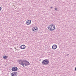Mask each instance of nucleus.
Here are the masks:
<instances>
[{
    "label": "nucleus",
    "instance_id": "15",
    "mask_svg": "<svg viewBox=\"0 0 76 76\" xmlns=\"http://www.w3.org/2000/svg\"><path fill=\"white\" fill-rule=\"evenodd\" d=\"M1 7H0V11H1Z\"/></svg>",
    "mask_w": 76,
    "mask_h": 76
},
{
    "label": "nucleus",
    "instance_id": "2",
    "mask_svg": "<svg viewBox=\"0 0 76 76\" xmlns=\"http://www.w3.org/2000/svg\"><path fill=\"white\" fill-rule=\"evenodd\" d=\"M42 65H47L50 64V61L48 60L47 59L43 60L42 63Z\"/></svg>",
    "mask_w": 76,
    "mask_h": 76
},
{
    "label": "nucleus",
    "instance_id": "9",
    "mask_svg": "<svg viewBox=\"0 0 76 76\" xmlns=\"http://www.w3.org/2000/svg\"><path fill=\"white\" fill-rule=\"evenodd\" d=\"M26 63H24V65L25 66H28L30 64V63L29 62H26Z\"/></svg>",
    "mask_w": 76,
    "mask_h": 76
},
{
    "label": "nucleus",
    "instance_id": "1",
    "mask_svg": "<svg viewBox=\"0 0 76 76\" xmlns=\"http://www.w3.org/2000/svg\"><path fill=\"white\" fill-rule=\"evenodd\" d=\"M55 28H56V27L54 24H51L48 27L49 30V31H54V30L55 29Z\"/></svg>",
    "mask_w": 76,
    "mask_h": 76
},
{
    "label": "nucleus",
    "instance_id": "6",
    "mask_svg": "<svg viewBox=\"0 0 76 76\" xmlns=\"http://www.w3.org/2000/svg\"><path fill=\"white\" fill-rule=\"evenodd\" d=\"M25 48H26V46L24 45H21L20 47V49H22L23 50L25 49Z\"/></svg>",
    "mask_w": 76,
    "mask_h": 76
},
{
    "label": "nucleus",
    "instance_id": "8",
    "mask_svg": "<svg viewBox=\"0 0 76 76\" xmlns=\"http://www.w3.org/2000/svg\"><path fill=\"white\" fill-rule=\"evenodd\" d=\"M26 23L27 25H30L31 23V20H27L26 22Z\"/></svg>",
    "mask_w": 76,
    "mask_h": 76
},
{
    "label": "nucleus",
    "instance_id": "18",
    "mask_svg": "<svg viewBox=\"0 0 76 76\" xmlns=\"http://www.w3.org/2000/svg\"><path fill=\"white\" fill-rule=\"evenodd\" d=\"M41 59H40V60H39V61H41Z\"/></svg>",
    "mask_w": 76,
    "mask_h": 76
},
{
    "label": "nucleus",
    "instance_id": "16",
    "mask_svg": "<svg viewBox=\"0 0 76 76\" xmlns=\"http://www.w3.org/2000/svg\"><path fill=\"white\" fill-rule=\"evenodd\" d=\"M75 70L76 71V67H75Z\"/></svg>",
    "mask_w": 76,
    "mask_h": 76
},
{
    "label": "nucleus",
    "instance_id": "7",
    "mask_svg": "<svg viewBox=\"0 0 76 76\" xmlns=\"http://www.w3.org/2000/svg\"><path fill=\"white\" fill-rule=\"evenodd\" d=\"M57 46L56 45H53L52 46V48L53 50H56V49L57 48Z\"/></svg>",
    "mask_w": 76,
    "mask_h": 76
},
{
    "label": "nucleus",
    "instance_id": "12",
    "mask_svg": "<svg viewBox=\"0 0 76 76\" xmlns=\"http://www.w3.org/2000/svg\"><path fill=\"white\" fill-rule=\"evenodd\" d=\"M33 28H34V29H35V31H36L37 29H38V28L36 27H33Z\"/></svg>",
    "mask_w": 76,
    "mask_h": 76
},
{
    "label": "nucleus",
    "instance_id": "4",
    "mask_svg": "<svg viewBox=\"0 0 76 76\" xmlns=\"http://www.w3.org/2000/svg\"><path fill=\"white\" fill-rule=\"evenodd\" d=\"M18 69V67L16 66H14L12 68L11 70L12 71H17Z\"/></svg>",
    "mask_w": 76,
    "mask_h": 76
},
{
    "label": "nucleus",
    "instance_id": "11",
    "mask_svg": "<svg viewBox=\"0 0 76 76\" xmlns=\"http://www.w3.org/2000/svg\"><path fill=\"white\" fill-rule=\"evenodd\" d=\"M3 58L4 59H7V56H3Z\"/></svg>",
    "mask_w": 76,
    "mask_h": 76
},
{
    "label": "nucleus",
    "instance_id": "14",
    "mask_svg": "<svg viewBox=\"0 0 76 76\" xmlns=\"http://www.w3.org/2000/svg\"><path fill=\"white\" fill-rule=\"evenodd\" d=\"M55 10H57L58 9V8H55V9H54Z\"/></svg>",
    "mask_w": 76,
    "mask_h": 76
},
{
    "label": "nucleus",
    "instance_id": "5",
    "mask_svg": "<svg viewBox=\"0 0 76 76\" xmlns=\"http://www.w3.org/2000/svg\"><path fill=\"white\" fill-rule=\"evenodd\" d=\"M11 76H18V72H12L11 74Z\"/></svg>",
    "mask_w": 76,
    "mask_h": 76
},
{
    "label": "nucleus",
    "instance_id": "10",
    "mask_svg": "<svg viewBox=\"0 0 76 76\" xmlns=\"http://www.w3.org/2000/svg\"><path fill=\"white\" fill-rule=\"evenodd\" d=\"M22 61L23 62H24V63H27V62H28V61L26 60H23Z\"/></svg>",
    "mask_w": 76,
    "mask_h": 76
},
{
    "label": "nucleus",
    "instance_id": "19",
    "mask_svg": "<svg viewBox=\"0 0 76 76\" xmlns=\"http://www.w3.org/2000/svg\"><path fill=\"white\" fill-rule=\"evenodd\" d=\"M67 55H69V54H68V55L67 54Z\"/></svg>",
    "mask_w": 76,
    "mask_h": 76
},
{
    "label": "nucleus",
    "instance_id": "13",
    "mask_svg": "<svg viewBox=\"0 0 76 76\" xmlns=\"http://www.w3.org/2000/svg\"><path fill=\"white\" fill-rule=\"evenodd\" d=\"M34 27L32 28V30L34 31V32H35V31L34 30Z\"/></svg>",
    "mask_w": 76,
    "mask_h": 76
},
{
    "label": "nucleus",
    "instance_id": "17",
    "mask_svg": "<svg viewBox=\"0 0 76 76\" xmlns=\"http://www.w3.org/2000/svg\"><path fill=\"white\" fill-rule=\"evenodd\" d=\"M53 7H50V9H52V8H53Z\"/></svg>",
    "mask_w": 76,
    "mask_h": 76
},
{
    "label": "nucleus",
    "instance_id": "3",
    "mask_svg": "<svg viewBox=\"0 0 76 76\" xmlns=\"http://www.w3.org/2000/svg\"><path fill=\"white\" fill-rule=\"evenodd\" d=\"M18 62L21 65H22L23 67H25V65H24V63L23 62V61L22 60H18Z\"/></svg>",
    "mask_w": 76,
    "mask_h": 76
}]
</instances>
